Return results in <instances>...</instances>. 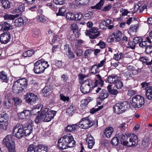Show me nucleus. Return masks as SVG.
Instances as JSON below:
<instances>
[{"mask_svg": "<svg viewBox=\"0 0 152 152\" xmlns=\"http://www.w3.org/2000/svg\"><path fill=\"white\" fill-rule=\"evenodd\" d=\"M75 143L76 142L72 135L71 134H67L58 139L57 146L60 149L62 150L74 147Z\"/></svg>", "mask_w": 152, "mask_h": 152, "instance_id": "obj_1", "label": "nucleus"}, {"mask_svg": "<svg viewBox=\"0 0 152 152\" xmlns=\"http://www.w3.org/2000/svg\"><path fill=\"white\" fill-rule=\"evenodd\" d=\"M28 85V81L25 78L18 79L15 81L12 86V91L15 94L19 93L24 91Z\"/></svg>", "mask_w": 152, "mask_h": 152, "instance_id": "obj_2", "label": "nucleus"}, {"mask_svg": "<svg viewBox=\"0 0 152 152\" xmlns=\"http://www.w3.org/2000/svg\"><path fill=\"white\" fill-rule=\"evenodd\" d=\"M34 72L37 74L42 73L49 66L48 62L43 59L39 60L34 64Z\"/></svg>", "mask_w": 152, "mask_h": 152, "instance_id": "obj_3", "label": "nucleus"}, {"mask_svg": "<svg viewBox=\"0 0 152 152\" xmlns=\"http://www.w3.org/2000/svg\"><path fill=\"white\" fill-rule=\"evenodd\" d=\"M130 108L129 102L124 101L115 104L113 107V111L116 114H119L128 110Z\"/></svg>", "mask_w": 152, "mask_h": 152, "instance_id": "obj_4", "label": "nucleus"}, {"mask_svg": "<svg viewBox=\"0 0 152 152\" xmlns=\"http://www.w3.org/2000/svg\"><path fill=\"white\" fill-rule=\"evenodd\" d=\"M2 143L7 148L9 152H15V143L11 135L6 136L3 140Z\"/></svg>", "mask_w": 152, "mask_h": 152, "instance_id": "obj_5", "label": "nucleus"}, {"mask_svg": "<svg viewBox=\"0 0 152 152\" xmlns=\"http://www.w3.org/2000/svg\"><path fill=\"white\" fill-rule=\"evenodd\" d=\"M77 124L78 126L80 128L87 129L93 126L95 124V122L93 121L89 117H87L82 118L81 120Z\"/></svg>", "mask_w": 152, "mask_h": 152, "instance_id": "obj_6", "label": "nucleus"}, {"mask_svg": "<svg viewBox=\"0 0 152 152\" xmlns=\"http://www.w3.org/2000/svg\"><path fill=\"white\" fill-rule=\"evenodd\" d=\"M48 147L44 145L40 144L37 146L32 144L28 145L27 152H47Z\"/></svg>", "mask_w": 152, "mask_h": 152, "instance_id": "obj_7", "label": "nucleus"}, {"mask_svg": "<svg viewBox=\"0 0 152 152\" xmlns=\"http://www.w3.org/2000/svg\"><path fill=\"white\" fill-rule=\"evenodd\" d=\"M132 105L134 108H140L144 104V97L140 95H137L132 97L130 101Z\"/></svg>", "mask_w": 152, "mask_h": 152, "instance_id": "obj_8", "label": "nucleus"}, {"mask_svg": "<svg viewBox=\"0 0 152 152\" xmlns=\"http://www.w3.org/2000/svg\"><path fill=\"white\" fill-rule=\"evenodd\" d=\"M80 90L83 94H86L89 92L94 88L93 83L91 80H86L83 83L81 84Z\"/></svg>", "mask_w": 152, "mask_h": 152, "instance_id": "obj_9", "label": "nucleus"}, {"mask_svg": "<svg viewBox=\"0 0 152 152\" xmlns=\"http://www.w3.org/2000/svg\"><path fill=\"white\" fill-rule=\"evenodd\" d=\"M23 125L19 123L17 124L14 126L12 128L13 134H15L16 137L18 139H20L24 135Z\"/></svg>", "mask_w": 152, "mask_h": 152, "instance_id": "obj_10", "label": "nucleus"}, {"mask_svg": "<svg viewBox=\"0 0 152 152\" xmlns=\"http://www.w3.org/2000/svg\"><path fill=\"white\" fill-rule=\"evenodd\" d=\"M105 58L101 61L100 63L95 64L90 67L89 69V72L92 75H95L99 72V68L102 67L105 63Z\"/></svg>", "mask_w": 152, "mask_h": 152, "instance_id": "obj_11", "label": "nucleus"}, {"mask_svg": "<svg viewBox=\"0 0 152 152\" xmlns=\"http://www.w3.org/2000/svg\"><path fill=\"white\" fill-rule=\"evenodd\" d=\"M97 28L93 27L86 31L85 34L86 36H89L90 38L94 39L96 38L100 34V31H98Z\"/></svg>", "mask_w": 152, "mask_h": 152, "instance_id": "obj_12", "label": "nucleus"}, {"mask_svg": "<svg viewBox=\"0 0 152 152\" xmlns=\"http://www.w3.org/2000/svg\"><path fill=\"white\" fill-rule=\"evenodd\" d=\"M96 91L97 93L100 92L99 97L97 98V101L99 100L102 102L108 96V92L106 90H102L101 88H98L96 90Z\"/></svg>", "mask_w": 152, "mask_h": 152, "instance_id": "obj_13", "label": "nucleus"}, {"mask_svg": "<svg viewBox=\"0 0 152 152\" xmlns=\"http://www.w3.org/2000/svg\"><path fill=\"white\" fill-rule=\"evenodd\" d=\"M24 98L26 102L30 104L35 103L38 99L36 95L31 93H28L24 95Z\"/></svg>", "mask_w": 152, "mask_h": 152, "instance_id": "obj_14", "label": "nucleus"}, {"mask_svg": "<svg viewBox=\"0 0 152 152\" xmlns=\"http://www.w3.org/2000/svg\"><path fill=\"white\" fill-rule=\"evenodd\" d=\"M11 35L9 32H4L0 35V41L2 44H6L10 41Z\"/></svg>", "mask_w": 152, "mask_h": 152, "instance_id": "obj_15", "label": "nucleus"}, {"mask_svg": "<svg viewBox=\"0 0 152 152\" xmlns=\"http://www.w3.org/2000/svg\"><path fill=\"white\" fill-rule=\"evenodd\" d=\"M0 122L2 125H4V128L5 127L7 128L9 123V116L7 113H1L0 114Z\"/></svg>", "mask_w": 152, "mask_h": 152, "instance_id": "obj_16", "label": "nucleus"}, {"mask_svg": "<svg viewBox=\"0 0 152 152\" xmlns=\"http://www.w3.org/2000/svg\"><path fill=\"white\" fill-rule=\"evenodd\" d=\"M142 86L143 88H145L146 96L147 98L149 100L152 99V87L147 86V84L145 82L141 83Z\"/></svg>", "mask_w": 152, "mask_h": 152, "instance_id": "obj_17", "label": "nucleus"}, {"mask_svg": "<svg viewBox=\"0 0 152 152\" xmlns=\"http://www.w3.org/2000/svg\"><path fill=\"white\" fill-rule=\"evenodd\" d=\"M56 113V111L50 110L48 113L44 116V121L45 122H49L53 118Z\"/></svg>", "mask_w": 152, "mask_h": 152, "instance_id": "obj_18", "label": "nucleus"}, {"mask_svg": "<svg viewBox=\"0 0 152 152\" xmlns=\"http://www.w3.org/2000/svg\"><path fill=\"white\" fill-rule=\"evenodd\" d=\"M24 130V135L28 136L32 132V128L31 125L29 123H27L23 124Z\"/></svg>", "mask_w": 152, "mask_h": 152, "instance_id": "obj_19", "label": "nucleus"}, {"mask_svg": "<svg viewBox=\"0 0 152 152\" xmlns=\"http://www.w3.org/2000/svg\"><path fill=\"white\" fill-rule=\"evenodd\" d=\"M111 143L113 146L115 147L118 151L123 148L119 142V139L117 137H114L111 141Z\"/></svg>", "mask_w": 152, "mask_h": 152, "instance_id": "obj_20", "label": "nucleus"}, {"mask_svg": "<svg viewBox=\"0 0 152 152\" xmlns=\"http://www.w3.org/2000/svg\"><path fill=\"white\" fill-rule=\"evenodd\" d=\"M13 28L12 25L6 21L2 22L0 24V30L3 31L12 29Z\"/></svg>", "mask_w": 152, "mask_h": 152, "instance_id": "obj_21", "label": "nucleus"}, {"mask_svg": "<svg viewBox=\"0 0 152 152\" xmlns=\"http://www.w3.org/2000/svg\"><path fill=\"white\" fill-rule=\"evenodd\" d=\"M30 115V112L28 110H25L23 112H19L18 116L19 118L22 120H25Z\"/></svg>", "mask_w": 152, "mask_h": 152, "instance_id": "obj_22", "label": "nucleus"}, {"mask_svg": "<svg viewBox=\"0 0 152 152\" xmlns=\"http://www.w3.org/2000/svg\"><path fill=\"white\" fill-rule=\"evenodd\" d=\"M27 19L25 17H20L16 19L14 22L15 26L17 27H20L27 21Z\"/></svg>", "mask_w": 152, "mask_h": 152, "instance_id": "obj_23", "label": "nucleus"}, {"mask_svg": "<svg viewBox=\"0 0 152 152\" xmlns=\"http://www.w3.org/2000/svg\"><path fill=\"white\" fill-rule=\"evenodd\" d=\"M151 43L152 42L149 37L145 36L142 38V40L139 43V46L142 48H145L148 46L147 45V42Z\"/></svg>", "mask_w": 152, "mask_h": 152, "instance_id": "obj_24", "label": "nucleus"}, {"mask_svg": "<svg viewBox=\"0 0 152 152\" xmlns=\"http://www.w3.org/2000/svg\"><path fill=\"white\" fill-rule=\"evenodd\" d=\"M114 132V129L111 127L106 128L104 130L103 133V136L104 137L110 138Z\"/></svg>", "mask_w": 152, "mask_h": 152, "instance_id": "obj_25", "label": "nucleus"}, {"mask_svg": "<svg viewBox=\"0 0 152 152\" xmlns=\"http://www.w3.org/2000/svg\"><path fill=\"white\" fill-rule=\"evenodd\" d=\"M43 108V105L41 104H38L34 106L30 112V114L35 115L38 113Z\"/></svg>", "mask_w": 152, "mask_h": 152, "instance_id": "obj_26", "label": "nucleus"}, {"mask_svg": "<svg viewBox=\"0 0 152 152\" xmlns=\"http://www.w3.org/2000/svg\"><path fill=\"white\" fill-rule=\"evenodd\" d=\"M121 145L123 147L124 146H130L131 145L129 144V142L127 141L128 138V136L127 134H123L121 137Z\"/></svg>", "mask_w": 152, "mask_h": 152, "instance_id": "obj_27", "label": "nucleus"}, {"mask_svg": "<svg viewBox=\"0 0 152 152\" xmlns=\"http://www.w3.org/2000/svg\"><path fill=\"white\" fill-rule=\"evenodd\" d=\"M25 8L24 4L21 3H19L18 4V7L13 10L12 13H16L21 12L24 10Z\"/></svg>", "mask_w": 152, "mask_h": 152, "instance_id": "obj_28", "label": "nucleus"}, {"mask_svg": "<svg viewBox=\"0 0 152 152\" xmlns=\"http://www.w3.org/2000/svg\"><path fill=\"white\" fill-rule=\"evenodd\" d=\"M129 142L132 143V145L136 146L138 144V139L137 136L135 134H132L129 136Z\"/></svg>", "mask_w": 152, "mask_h": 152, "instance_id": "obj_29", "label": "nucleus"}, {"mask_svg": "<svg viewBox=\"0 0 152 152\" xmlns=\"http://www.w3.org/2000/svg\"><path fill=\"white\" fill-rule=\"evenodd\" d=\"M119 79V77L117 75L113 74L107 77V81L110 83H114Z\"/></svg>", "mask_w": 152, "mask_h": 152, "instance_id": "obj_30", "label": "nucleus"}, {"mask_svg": "<svg viewBox=\"0 0 152 152\" xmlns=\"http://www.w3.org/2000/svg\"><path fill=\"white\" fill-rule=\"evenodd\" d=\"M78 124L68 125L65 128V131L66 132H71L76 130L78 127Z\"/></svg>", "mask_w": 152, "mask_h": 152, "instance_id": "obj_31", "label": "nucleus"}, {"mask_svg": "<svg viewBox=\"0 0 152 152\" xmlns=\"http://www.w3.org/2000/svg\"><path fill=\"white\" fill-rule=\"evenodd\" d=\"M96 76L97 77V78L98 79V80H95L94 83H93L94 87H95L97 86L98 84L101 86H103L104 84V82L102 79L101 76L99 74H98L96 75Z\"/></svg>", "mask_w": 152, "mask_h": 152, "instance_id": "obj_32", "label": "nucleus"}, {"mask_svg": "<svg viewBox=\"0 0 152 152\" xmlns=\"http://www.w3.org/2000/svg\"><path fill=\"white\" fill-rule=\"evenodd\" d=\"M137 72L136 71H133L132 72L130 71H127L123 73L124 75L126 77V79H130L134 77L133 73Z\"/></svg>", "mask_w": 152, "mask_h": 152, "instance_id": "obj_33", "label": "nucleus"}, {"mask_svg": "<svg viewBox=\"0 0 152 152\" xmlns=\"http://www.w3.org/2000/svg\"><path fill=\"white\" fill-rule=\"evenodd\" d=\"M112 35L114 36L115 41L118 42L120 40L122 37V33L119 31L117 30L112 33Z\"/></svg>", "mask_w": 152, "mask_h": 152, "instance_id": "obj_34", "label": "nucleus"}, {"mask_svg": "<svg viewBox=\"0 0 152 152\" xmlns=\"http://www.w3.org/2000/svg\"><path fill=\"white\" fill-rule=\"evenodd\" d=\"M19 16V14L12 15L6 14L3 16V17L4 20H14L16 18L18 17Z\"/></svg>", "mask_w": 152, "mask_h": 152, "instance_id": "obj_35", "label": "nucleus"}, {"mask_svg": "<svg viewBox=\"0 0 152 152\" xmlns=\"http://www.w3.org/2000/svg\"><path fill=\"white\" fill-rule=\"evenodd\" d=\"M34 51L31 49L25 51L23 53V56L25 57H30L34 53Z\"/></svg>", "mask_w": 152, "mask_h": 152, "instance_id": "obj_36", "label": "nucleus"}, {"mask_svg": "<svg viewBox=\"0 0 152 152\" xmlns=\"http://www.w3.org/2000/svg\"><path fill=\"white\" fill-rule=\"evenodd\" d=\"M150 140L149 137H145L142 140V145L144 147H146L149 146L150 144Z\"/></svg>", "mask_w": 152, "mask_h": 152, "instance_id": "obj_37", "label": "nucleus"}, {"mask_svg": "<svg viewBox=\"0 0 152 152\" xmlns=\"http://www.w3.org/2000/svg\"><path fill=\"white\" fill-rule=\"evenodd\" d=\"M140 60L142 62L145 63L147 65L151 64V61H152V58L151 61H150L148 57H142L140 58Z\"/></svg>", "mask_w": 152, "mask_h": 152, "instance_id": "obj_38", "label": "nucleus"}, {"mask_svg": "<svg viewBox=\"0 0 152 152\" xmlns=\"http://www.w3.org/2000/svg\"><path fill=\"white\" fill-rule=\"evenodd\" d=\"M7 75L3 72L0 73V82L7 83Z\"/></svg>", "mask_w": 152, "mask_h": 152, "instance_id": "obj_39", "label": "nucleus"}, {"mask_svg": "<svg viewBox=\"0 0 152 152\" xmlns=\"http://www.w3.org/2000/svg\"><path fill=\"white\" fill-rule=\"evenodd\" d=\"M4 104L7 108L9 109L12 106V102L11 99H6L4 102Z\"/></svg>", "mask_w": 152, "mask_h": 152, "instance_id": "obj_40", "label": "nucleus"}, {"mask_svg": "<svg viewBox=\"0 0 152 152\" xmlns=\"http://www.w3.org/2000/svg\"><path fill=\"white\" fill-rule=\"evenodd\" d=\"M104 0H100V1L98 3L93 7V8L98 10L100 9L103 6L104 3Z\"/></svg>", "mask_w": 152, "mask_h": 152, "instance_id": "obj_41", "label": "nucleus"}, {"mask_svg": "<svg viewBox=\"0 0 152 152\" xmlns=\"http://www.w3.org/2000/svg\"><path fill=\"white\" fill-rule=\"evenodd\" d=\"M88 75H84L83 74H80L78 75L79 81L80 84L84 82V80L86 77H88Z\"/></svg>", "mask_w": 152, "mask_h": 152, "instance_id": "obj_42", "label": "nucleus"}, {"mask_svg": "<svg viewBox=\"0 0 152 152\" xmlns=\"http://www.w3.org/2000/svg\"><path fill=\"white\" fill-rule=\"evenodd\" d=\"M2 4L5 9L9 8L10 7V3L8 0H2Z\"/></svg>", "mask_w": 152, "mask_h": 152, "instance_id": "obj_43", "label": "nucleus"}, {"mask_svg": "<svg viewBox=\"0 0 152 152\" xmlns=\"http://www.w3.org/2000/svg\"><path fill=\"white\" fill-rule=\"evenodd\" d=\"M124 54L123 53H118L115 54L113 57V58L116 61H119L123 57Z\"/></svg>", "mask_w": 152, "mask_h": 152, "instance_id": "obj_44", "label": "nucleus"}, {"mask_svg": "<svg viewBox=\"0 0 152 152\" xmlns=\"http://www.w3.org/2000/svg\"><path fill=\"white\" fill-rule=\"evenodd\" d=\"M75 111L74 109L73 106L72 105H71L70 106V107L68 108L66 111V113L68 114L70 116H72L73 113L75 112Z\"/></svg>", "mask_w": 152, "mask_h": 152, "instance_id": "obj_45", "label": "nucleus"}, {"mask_svg": "<svg viewBox=\"0 0 152 152\" xmlns=\"http://www.w3.org/2000/svg\"><path fill=\"white\" fill-rule=\"evenodd\" d=\"M43 116L42 115L40 114L36 118L35 122L37 124L39 123L41 121H44Z\"/></svg>", "mask_w": 152, "mask_h": 152, "instance_id": "obj_46", "label": "nucleus"}, {"mask_svg": "<svg viewBox=\"0 0 152 152\" xmlns=\"http://www.w3.org/2000/svg\"><path fill=\"white\" fill-rule=\"evenodd\" d=\"M66 18L68 20H74L75 14L70 12L67 13Z\"/></svg>", "mask_w": 152, "mask_h": 152, "instance_id": "obj_47", "label": "nucleus"}, {"mask_svg": "<svg viewBox=\"0 0 152 152\" xmlns=\"http://www.w3.org/2000/svg\"><path fill=\"white\" fill-rule=\"evenodd\" d=\"M66 55L68 58L70 59H72L75 58V56L73 53L70 50H68L66 52Z\"/></svg>", "mask_w": 152, "mask_h": 152, "instance_id": "obj_48", "label": "nucleus"}, {"mask_svg": "<svg viewBox=\"0 0 152 152\" xmlns=\"http://www.w3.org/2000/svg\"><path fill=\"white\" fill-rule=\"evenodd\" d=\"M84 41L81 39H77L76 40L75 42V47L76 48L80 47L82 44H83Z\"/></svg>", "mask_w": 152, "mask_h": 152, "instance_id": "obj_49", "label": "nucleus"}, {"mask_svg": "<svg viewBox=\"0 0 152 152\" xmlns=\"http://www.w3.org/2000/svg\"><path fill=\"white\" fill-rule=\"evenodd\" d=\"M66 11V9L64 8H61L59 9L58 12L57 14V15L64 16Z\"/></svg>", "mask_w": 152, "mask_h": 152, "instance_id": "obj_50", "label": "nucleus"}, {"mask_svg": "<svg viewBox=\"0 0 152 152\" xmlns=\"http://www.w3.org/2000/svg\"><path fill=\"white\" fill-rule=\"evenodd\" d=\"M36 19L39 22H44L46 20L44 16L41 14L39 15H38L36 17Z\"/></svg>", "mask_w": 152, "mask_h": 152, "instance_id": "obj_51", "label": "nucleus"}, {"mask_svg": "<svg viewBox=\"0 0 152 152\" xmlns=\"http://www.w3.org/2000/svg\"><path fill=\"white\" fill-rule=\"evenodd\" d=\"M54 63L57 68H60L63 66V62L61 61L55 60H54Z\"/></svg>", "mask_w": 152, "mask_h": 152, "instance_id": "obj_52", "label": "nucleus"}, {"mask_svg": "<svg viewBox=\"0 0 152 152\" xmlns=\"http://www.w3.org/2000/svg\"><path fill=\"white\" fill-rule=\"evenodd\" d=\"M49 108L47 107L42 108V110H41V112L40 114L44 116L47 113H48V112L49 111Z\"/></svg>", "mask_w": 152, "mask_h": 152, "instance_id": "obj_53", "label": "nucleus"}, {"mask_svg": "<svg viewBox=\"0 0 152 152\" xmlns=\"http://www.w3.org/2000/svg\"><path fill=\"white\" fill-rule=\"evenodd\" d=\"M115 83V86L118 89H119L121 88L123 86V84L122 82L119 80H117Z\"/></svg>", "mask_w": 152, "mask_h": 152, "instance_id": "obj_54", "label": "nucleus"}, {"mask_svg": "<svg viewBox=\"0 0 152 152\" xmlns=\"http://www.w3.org/2000/svg\"><path fill=\"white\" fill-rule=\"evenodd\" d=\"M138 25L137 24L134 25H131L129 28V30L132 32H136L138 27Z\"/></svg>", "mask_w": 152, "mask_h": 152, "instance_id": "obj_55", "label": "nucleus"}, {"mask_svg": "<svg viewBox=\"0 0 152 152\" xmlns=\"http://www.w3.org/2000/svg\"><path fill=\"white\" fill-rule=\"evenodd\" d=\"M83 15L81 13H79L75 14V18L74 20H79L82 18Z\"/></svg>", "mask_w": 152, "mask_h": 152, "instance_id": "obj_56", "label": "nucleus"}, {"mask_svg": "<svg viewBox=\"0 0 152 152\" xmlns=\"http://www.w3.org/2000/svg\"><path fill=\"white\" fill-rule=\"evenodd\" d=\"M86 136L87 137L86 139V142L94 141V138L90 134H88Z\"/></svg>", "mask_w": 152, "mask_h": 152, "instance_id": "obj_57", "label": "nucleus"}, {"mask_svg": "<svg viewBox=\"0 0 152 152\" xmlns=\"http://www.w3.org/2000/svg\"><path fill=\"white\" fill-rule=\"evenodd\" d=\"M101 109V108L99 107H95L91 109L90 110V112L91 113L93 114L94 113L98 111Z\"/></svg>", "mask_w": 152, "mask_h": 152, "instance_id": "obj_58", "label": "nucleus"}, {"mask_svg": "<svg viewBox=\"0 0 152 152\" xmlns=\"http://www.w3.org/2000/svg\"><path fill=\"white\" fill-rule=\"evenodd\" d=\"M145 51L147 54H149L152 53V46L148 45L145 47Z\"/></svg>", "mask_w": 152, "mask_h": 152, "instance_id": "obj_59", "label": "nucleus"}, {"mask_svg": "<svg viewBox=\"0 0 152 152\" xmlns=\"http://www.w3.org/2000/svg\"><path fill=\"white\" fill-rule=\"evenodd\" d=\"M112 22V21L110 19H107L106 20H104L101 23V24H103L104 25L107 26L109 25Z\"/></svg>", "mask_w": 152, "mask_h": 152, "instance_id": "obj_60", "label": "nucleus"}, {"mask_svg": "<svg viewBox=\"0 0 152 152\" xmlns=\"http://www.w3.org/2000/svg\"><path fill=\"white\" fill-rule=\"evenodd\" d=\"M71 28L73 30V33L76 32V31L78 30V27L77 25L75 23H73L71 25Z\"/></svg>", "mask_w": 152, "mask_h": 152, "instance_id": "obj_61", "label": "nucleus"}, {"mask_svg": "<svg viewBox=\"0 0 152 152\" xmlns=\"http://www.w3.org/2000/svg\"><path fill=\"white\" fill-rule=\"evenodd\" d=\"M53 2L56 4L62 5L65 2L64 0H53Z\"/></svg>", "mask_w": 152, "mask_h": 152, "instance_id": "obj_62", "label": "nucleus"}, {"mask_svg": "<svg viewBox=\"0 0 152 152\" xmlns=\"http://www.w3.org/2000/svg\"><path fill=\"white\" fill-rule=\"evenodd\" d=\"M13 100L15 102V105H18L22 102L21 100L18 98H13Z\"/></svg>", "mask_w": 152, "mask_h": 152, "instance_id": "obj_63", "label": "nucleus"}, {"mask_svg": "<svg viewBox=\"0 0 152 152\" xmlns=\"http://www.w3.org/2000/svg\"><path fill=\"white\" fill-rule=\"evenodd\" d=\"M137 91L133 90H129L127 93L128 95L129 96H132L136 94Z\"/></svg>", "mask_w": 152, "mask_h": 152, "instance_id": "obj_64", "label": "nucleus"}]
</instances>
